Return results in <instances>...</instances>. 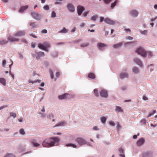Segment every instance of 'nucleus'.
Instances as JSON below:
<instances>
[{"label":"nucleus","instance_id":"1","mask_svg":"<svg viewBox=\"0 0 157 157\" xmlns=\"http://www.w3.org/2000/svg\"><path fill=\"white\" fill-rule=\"evenodd\" d=\"M59 139L57 137L52 138L50 139L49 141L45 140L42 143L43 145L45 147H50L53 146L55 144V143L58 142Z\"/></svg>","mask_w":157,"mask_h":157},{"label":"nucleus","instance_id":"2","mask_svg":"<svg viewBox=\"0 0 157 157\" xmlns=\"http://www.w3.org/2000/svg\"><path fill=\"white\" fill-rule=\"evenodd\" d=\"M136 52L144 57H145L147 55L146 52L142 48H139L136 51Z\"/></svg>","mask_w":157,"mask_h":157},{"label":"nucleus","instance_id":"3","mask_svg":"<svg viewBox=\"0 0 157 157\" xmlns=\"http://www.w3.org/2000/svg\"><path fill=\"white\" fill-rule=\"evenodd\" d=\"M75 141L80 145H84L86 144V141L83 138L78 137L75 140Z\"/></svg>","mask_w":157,"mask_h":157},{"label":"nucleus","instance_id":"4","mask_svg":"<svg viewBox=\"0 0 157 157\" xmlns=\"http://www.w3.org/2000/svg\"><path fill=\"white\" fill-rule=\"evenodd\" d=\"M7 39L8 41L10 42H17L19 40V39L14 37L12 36H7Z\"/></svg>","mask_w":157,"mask_h":157},{"label":"nucleus","instance_id":"5","mask_svg":"<svg viewBox=\"0 0 157 157\" xmlns=\"http://www.w3.org/2000/svg\"><path fill=\"white\" fill-rule=\"evenodd\" d=\"M84 7L81 6H78L77 7V13L78 15H81L82 12L84 10Z\"/></svg>","mask_w":157,"mask_h":157},{"label":"nucleus","instance_id":"6","mask_svg":"<svg viewBox=\"0 0 157 157\" xmlns=\"http://www.w3.org/2000/svg\"><path fill=\"white\" fill-rule=\"evenodd\" d=\"M104 21L105 23L111 25H113L115 24V22L108 18H106L104 19Z\"/></svg>","mask_w":157,"mask_h":157},{"label":"nucleus","instance_id":"7","mask_svg":"<svg viewBox=\"0 0 157 157\" xmlns=\"http://www.w3.org/2000/svg\"><path fill=\"white\" fill-rule=\"evenodd\" d=\"M97 46L99 49L102 50L106 47L107 45L103 43H100L97 44Z\"/></svg>","mask_w":157,"mask_h":157},{"label":"nucleus","instance_id":"8","mask_svg":"<svg viewBox=\"0 0 157 157\" xmlns=\"http://www.w3.org/2000/svg\"><path fill=\"white\" fill-rule=\"evenodd\" d=\"M100 94L101 96L102 97L107 98L108 96L107 91L104 90H101L100 92Z\"/></svg>","mask_w":157,"mask_h":157},{"label":"nucleus","instance_id":"9","mask_svg":"<svg viewBox=\"0 0 157 157\" xmlns=\"http://www.w3.org/2000/svg\"><path fill=\"white\" fill-rule=\"evenodd\" d=\"M25 34V32L24 31H19L13 34V36H24Z\"/></svg>","mask_w":157,"mask_h":157},{"label":"nucleus","instance_id":"10","mask_svg":"<svg viewBox=\"0 0 157 157\" xmlns=\"http://www.w3.org/2000/svg\"><path fill=\"white\" fill-rule=\"evenodd\" d=\"M130 14L132 17H137L138 14V12L136 10H131L130 12Z\"/></svg>","mask_w":157,"mask_h":157},{"label":"nucleus","instance_id":"11","mask_svg":"<svg viewBox=\"0 0 157 157\" xmlns=\"http://www.w3.org/2000/svg\"><path fill=\"white\" fill-rule=\"evenodd\" d=\"M145 142L144 139L143 138L140 139L137 142L136 144L138 146H140L143 145Z\"/></svg>","mask_w":157,"mask_h":157},{"label":"nucleus","instance_id":"12","mask_svg":"<svg viewBox=\"0 0 157 157\" xmlns=\"http://www.w3.org/2000/svg\"><path fill=\"white\" fill-rule=\"evenodd\" d=\"M67 8L71 12H73L75 11V8L74 6L71 4H69L67 5Z\"/></svg>","mask_w":157,"mask_h":157},{"label":"nucleus","instance_id":"13","mask_svg":"<svg viewBox=\"0 0 157 157\" xmlns=\"http://www.w3.org/2000/svg\"><path fill=\"white\" fill-rule=\"evenodd\" d=\"M37 56L36 58L37 59H39L41 57L44 56L45 55L44 53L42 52H39L36 53Z\"/></svg>","mask_w":157,"mask_h":157},{"label":"nucleus","instance_id":"14","mask_svg":"<svg viewBox=\"0 0 157 157\" xmlns=\"http://www.w3.org/2000/svg\"><path fill=\"white\" fill-rule=\"evenodd\" d=\"M31 14L33 17L36 19H39L40 18V15L37 13L33 12L31 13Z\"/></svg>","mask_w":157,"mask_h":157},{"label":"nucleus","instance_id":"15","mask_svg":"<svg viewBox=\"0 0 157 157\" xmlns=\"http://www.w3.org/2000/svg\"><path fill=\"white\" fill-rule=\"evenodd\" d=\"M69 95V94H68L65 93L63 95L59 96L58 98L61 100L66 99L68 98V96Z\"/></svg>","mask_w":157,"mask_h":157},{"label":"nucleus","instance_id":"16","mask_svg":"<svg viewBox=\"0 0 157 157\" xmlns=\"http://www.w3.org/2000/svg\"><path fill=\"white\" fill-rule=\"evenodd\" d=\"M134 60V62L136 63L138 65H139L141 67H142V63L140 60L136 58Z\"/></svg>","mask_w":157,"mask_h":157},{"label":"nucleus","instance_id":"17","mask_svg":"<svg viewBox=\"0 0 157 157\" xmlns=\"http://www.w3.org/2000/svg\"><path fill=\"white\" fill-rule=\"evenodd\" d=\"M128 77V74L126 73H121L120 75V77L121 78H127Z\"/></svg>","mask_w":157,"mask_h":157},{"label":"nucleus","instance_id":"18","mask_svg":"<svg viewBox=\"0 0 157 157\" xmlns=\"http://www.w3.org/2000/svg\"><path fill=\"white\" fill-rule=\"evenodd\" d=\"M28 8V6H22L19 10V11L20 12H23L25 10H26Z\"/></svg>","mask_w":157,"mask_h":157},{"label":"nucleus","instance_id":"19","mask_svg":"<svg viewBox=\"0 0 157 157\" xmlns=\"http://www.w3.org/2000/svg\"><path fill=\"white\" fill-rule=\"evenodd\" d=\"M88 77L92 79H94L95 78V75L93 73H90L88 75Z\"/></svg>","mask_w":157,"mask_h":157},{"label":"nucleus","instance_id":"20","mask_svg":"<svg viewBox=\"0 0 157 157\" xmlns=\"http://www.w3.org/2000/svg\"><path fill=\"white\" fill-rule=\"evenodd\" d=\"M122 44V43L121 42H120L117 44H114L113 45V47L114 48H119V47H120L121 46V45Z\"/></svg>","mask_w":157,"mask_h":157},{"label":"nucleus","instance_id":"21","mask_svg":"<svg viewBox=\"0 0 157 157\" xmlns=\"http://www.w3.org/2000/svg\"><path fill=\"white\" fill-rule=\"evenodd\" d=\"M8 41L6 40H0V45H3L8 43Z\"/></svg>","mask_w":157,"mask_h":157},{"label":"nucleus","instance_id":"22","mask_svg":"<svg viewBox=\"0 0 157 157\" xmlns=\"http://www.w3.org/2000/svg\"><path fill=\"white\" fill-rule=\"evenodd\" d=\"M118 2V0H116L114 2L112 3L111 4V9H113L114 7L117 5V3Z\"/></svg>","mask_w":157,"mask_h":157},{"label":"nucleus","instance_id":"23","mask_svg":"<svg viewBox=\"0 0 157 157\" xmlns=\"http://www.w3.org/2000/svg\"><path fill=\"white\" fill-rule=\"evenodd\" d=\"M65 124H66V123L64 121H61L59 122L55 126H64Z\"/></svg>","mask_w":157,"mask_h":157},{"label":"nucleus","instance_id":"24","mask_svg":"<svg viewBox=\"0 0 157 157\" xmlns=\"http://www.w3.org/2000/svg\"><path fill=\"white\" fill-rule=\"evenodd\" d=\"M0 82L4 86H5L6 85V80L4 78H0Z\"/></svg>","mask_w":157,"mask_h":157},{"label":"nucleus","instance_id":"25","mask_svg":"<svg viewBox=\"0 0 157 157\" xmlns=\"http://www.w3.org/2000/svg\"><path fill=\"white\" fill-rule=\"evenodd\" d=\"M38 46L39 48L42 50L45 49V48L44 44H42L41 43H39Z\"/></svg>","mask_w":157,"mask_h":157},{"label":"nucleus","instance_id":"26","mask_svg":"<svg viewBox=\"0 0 157 157\" xmlns=\"http://www.w3.org/2000/svg\"><path fill=\"white\" fill-rule=\"evenodd\" d=\"M68 31V30L67 29L63 27L59 33H66Z\"/></svg>","mask_w":157,"mask_h":157},{"label":"nucleus","instance_id":"27","mask_svg":"<svg viewBox=\"0 0 157 157\" xmlns=\"http://www.w3.org/2000/svg\"><path fill=\"white\" fill-rule=\"evenodd\" d=\"M30 25L33 28H36L37 26V25L36 24V22H31Z\"/></svg>","mask_w":157,"mask_h":157},{"label":"nucleus","instance_id":"28","mask_svg":"<svg viewBox=\"0 0 157 157\" xmlns=\"http://www.w3.org/2000/svg\"><path fill=\"white\" fill-rule=\"evenodd\" d=\"M132 70L133 72L136 73H138L139 71L138 69L136 67H134L132 68Z\"/></svg>","mask_w":157,"mask_h":157},{"label":"nucleus","instance_id":"29","mask_svg":"<svg viewBox=\"0 0 157 157\" xmlns=\"http://www.w3.org/2000/svg\"><path fill=\"white\" fill-rule=\"evenodd\" d=\"M10 116L13 117L14 118H15L17 117L16 113L13 112H10Z\"/></svg>","mask_w":157,"mask_h":157},{"label":"nucleus","instance_id":"30","mask_svg":"<svg viewBox=\"0 0 157 157\" xmlns=\"http://www.w3.org/2000/svg\"><path fill=\"white\" fill-rule=\"evenodd\" d=\"M116 110L118 112H123V110L121 109V107H120L119 106H117L116 107Z\"/></svg>","mask_w":157,"mask_h":157},{"label":"nucleus","instance_id":"31","mask_svg":"<svg viewBox=\"0 0 157 157\" xmlns=\"http://www.w3.org/2000/svg\"><path fill=\"white\" fill-rule=\"evenodd\" d=\"M45 48H49L50 47V45L49 44L48 42H44L43 43Z\"/></svg>","mask_w":157,"mask_h":157},{"label":"nucleus","instance_id":"32","mask_svg":"<svg viewBox=\"0 0 157 157\" xmlns=\"http://www.w3.org/2000/svg\"><path fill=\"white\" fill-rule=\"evenodd\" d=\"M94 93L96 97H98V91L97 89H95L94 90Z\"/></svg>","mask_w":157,"mask_h":157},{"label":"nucleus","instance_id":"33","mask_svg":"<svg viewBox=\"0 0 157 157\" xmlns=\"http://www.w3.org/2000/svg\"><path fill=\"white\" fill-rule=\"evenodd\" d=\"M98 17V16L97 15H95L94 16H93L91 18V19L92 20H93V21H95L96 19Z\"/></svg>","mask_w":157,"mask_h":157},{"label":"nucleus","instance_id":"34","mask_svg":"<svg viewBox=\"0 0 157 157\" xmlns=\"http://www.w3.org/2000/svg\"><path fill=\"white\" fill-rule=\"evenodd\" d=\"M31 144L33 146L35 147H38L40 145V144L38 143H34L33 142H32Z\"/></svg>","mask_w":157,"mask_h":157},{"label":"nucleus","instance_id":"35","mask_svg":"<svg viewBox=\"0 0 157 157\" xmlns=\"http://www.w3.org/2000/svg\"><path fill=\"white\" fill-rule=\"evenodd\" d=\"M146 53L147 55V54L148 55L149 58H151L153 56L152 53L150 52H146Z\"/></svg>","mask_w":157,"mask_h":157},{"label":"nucleus","instance_id":"36","mask_svg":"<svg viewBox=\"0 0 157 157\" xmlns=\"http://www.w3.org/2000/svg\"><path fill=\"white\" fill-rule=\"evenodd\" d=\"M66 146L67 147H68L69 146H72L74 148H76L77 147V146L76 145L73 144H67L66 145Z\"/></svg>","mask_w":157,"mask_h":157},{"label":"nucleus","instance_id":"37","mask_svg":"<svg viewBox=\"0 0 157 157\" xmlns=\"http://www.w3.org/2000/svg\"><path fill=\"white\" fill-rule=\"evenodd\" d=\"M89 44L88 43H84L82 44L81 45V46L82 47H84L87 46H88L89 45Z\"/></svg>","mask_w":157,"mask_h":157},{"label":"nucleus","instance_id":"38","mask_svg":"<svg viewBox=\"0 0 157 157\" xmlns=\"http://www.w3.org/2000/svg\"><path fill=\"white\" fill-rule=\"evenodd\" d=\"M4 157H15V156L11 154H8Z\"/></svg>","mask_w":157,"mask_h":157},{"label":"nucleus","instance_id":"39","mask_svg":"<svg viewBox=\"0 0 157 157\" xmlns=\"http://www.w3.org/2000/svg\"><path fill=\"white\" fill-rule=\"evenodd\" d=\"M101 121L103 123H105L106 121V118L105 117H102L101 118Z\"/></svg>","mask_w":157,"mask_h":157},{"label":"nucleus","instance_id":"40","mask_svg":"<svg viewBox=\"0 0 157 157\" xmlns=\"http://www.w3.org/2000/svg\"><path fill=\"white\" fill-rule=\"evenodd\" d=\"M19 132L22 135H24L25 133V132L23 128H21L20 129Z\"/></svg>","mask_w":157,"mask_h":157},{"label":"nucleus","instance_id":"41","mask_svg":"<svg viewBox=\"0 0 157 157\" xmlns=\"http://www.w3.org/2000/svg\"><path fill=\"white\" fill-rule=\"evenodd\" d=\"M156 112V110H154L152 112V113H150L148 115V116L147 117L148 118V117H150L152 115H153V114H154V113H155Z\"/></svg>","mask_w":157,"mask_h":157},{"label":"nucleus","instance_id":"42","mask_svg":"<svg viewBox=\"0 0 157 157\" xmlns=\"http://www.w3.org/2000/svg\"><path fill=\"white\" fill-rule=\"evenodd\" d=\"M43 8L44 9L46 10H48L49 9V6L48 5L44 6Z\"/></svg>","mask_w":157,"mask_h":157},{"label":"nucleus","instance_id":"43","mask_svg":"<svg viewBox=\"0 0 157 157\" xmlns=\"http://www.w3.org/2000/svg\"><path fill=\"white\" fill-rule=\"evenodd\" d=\"M49 72L51 75V78L52 79L53 78V71H52V70H50Z\"/></svg>","mask_w":157,"mask_h":157},{"label":"nucleus","instance_id":"44","mask_svg":"<svg viewBox=\"0 0 157 157\" xmlns=\"http://www.w3.org/2000/svg\"><path fill=\"white\" fill-rule=\"evenodd\" d=\"M56 14L54 11H53L52 13L51 17L54 18L56 17Z\"/></svg>","mask_w":157,"mask_h":157},{"label":"nucleus","instance_id":"45","mask_svg":"<svg viewBox=\"0 0 157 157\" xmlns=\"http://www.w3.org/2000/svg\"><path fill=\"white\" fill-rule=\"evenodd\" d=\"M112 0H103L105 3L106 4H109Z\"/></svg>","mask_w":157,"mask_h":157},{"label":"nucleus","instance_id":"46","mask_svg":"<svg viewBox=\"0 0 157 157\" xmlns=\"http://www.w3.org/2000/svg\"><path fill=\"white\" fill-rule=\"evenodd\" d=\"M89 13V11L85 12L83 13V16L85 17H86Z\"/></svg>","mask_w":157,"mask_h":157},{"label":"nucleus","instance_id":"47","mask_svg":"<svg viewBox=\"0 0 157 157\" xmlns=\"http://www.w3.org/2000/svg\"><path fill=\"white\" fill-rule=\"evenodd\" d=\"M133 39V38L132 37L130 36H128L126 37V39L127 40H132Z\"/></svg>","mask_w":157,"mask_h":157},{"label":"nucleus","instance_id":"48","mask_svg":"<svg viewBox=\"0 0 157 157\" xmlns=\"http://www.w3.org/2000/svg\"><path fill=\"white\" fill-rule=\"evenodd\" d=\"M41 33H47V31L46 29H44L41 31Z\"/></svg>","mask_w":157,"mask_h":157},{"label":"nucleus","instance_id":"49","mask_svg":"<svg viewBox=\"0 0 157 157\" xmlns=\"http://www.w3.org/2000/svg\"><path fill=\"white\" fill-rule=\"evenodd\" d=\"M141 33L142 34H146L147 33V30H144V31H141Z\"/></svg>","mask_w":157,"mask_h":157},{"label":"nucleus","instance_id":"50","mask_svg":"<svg viewBox=\"0 0 157 157\" xmlns=\"http://www.w3.org/2000/svg\"><path fill=\"white\" fill-rule=\"evenodd\" d=\"M109 124L112 126H114L115 125V123L113 121H110L109 122Z\"/></svg>","mask_w":157,"mask_h":157},{"label":"nucleus","instance_id":"51","mask_svg":"<svg viewBox=\"0 0 157 157\" xmlns=\"http://www.w3.org/2000/svg\"><path fill=\"white\" fill-rule=\"evenodd\" d=\"M117 129L118 130L119 129L121 128V126L119 124V122H118V123H117Z\"/></svg>","mask_w":157,"mask_h":157},{"label":"nucleus","instance_id":"52","mask_svg":"<svg viewBox=\"0 0 157 157\" xmlns=\"http://www.w3.org/2000/svg\"><path fill=\"white\" fill-rule=\"evenodd\" d=\"M119 152L121 153H123L124 151V150L123 149L120 148L119 149Z\"/></svg>","mask_w":157,"mask_h":157},{"label":"nucleus","instance_id":"53","mask_svg":"<svg viewBox=\"0 0 157 157\" xmlns=\"http://www.w3.org/2000/svg\"><path fill=\"white\" fill-rule=\"evenodd\" d=\"M85 25V24L84 23L82 22L80 24V26L81 27H82L84 26Z\"/></svg>","mask_w":157,"mask_h":157},{"label":"nucleus","instance_id":"54","mask_svg":"<svg viewBox=\"0 0 157 157\" xmlns=\"http://www.w3.org/2000/svg\"><path fill=\"white\" fill-rule=\"evenodd\" d=\"M104 18L103 17H100V22H102L104 20Z\"/></svg>","mask_w":157,"mask_h":157},{"label":"nucleus","instance_id":"55","mask_svg":"<svg viewBox=\"0 0 157 157\" xmlns=\"http://www.w3.org/2000/svg\"><path fill=\"white\" fill-rule=\"evenodd\" d=\"M7 105H3L2 106L0 107V110L2 109L5 108L7 107Z\"/></svg>","mask_w":157,"mask_h":157},{"label":"nucleus","instance_id":"56","mask_svg":"<svg viewBox=\"0 0 157 157\" xmlns=\"http://www.w3.org/2000/svg\"><path fill=\"white\" fill-rule=\"evenodd\" d=\"M60 75V74L59 72H57L56 73V76L57 77H59Z\"/></svg>","mask_w":157,"mask_h":157},{"label":"nucleus","instance_id":"57","mask_svg":"<svg viewBox=\"0 0 157 157\" xmlns=\"http://www.w3.org/2000/svg\"><path fill=\"white\" fill-rule=\"evenodd\" d=\"M157 18V16L155 17L154 18H152L151 19V22L154 21Z\"/></svg>","mask_w":157,"mask_h":157},{"label":"nucleus","instance_id":"58","mask_svg":"<svg viewBox=\"0 0 157 157\" xmlns=\"http://www.w3.org/2000/svg\"><path fill=\"white\" fill-rule=\"evenodd\" d=\"M143 99L144 100H147L148 99V98L145 96H144Z\"/></svg>","mask_w":157,"mask_h":157},{"label":"nucleus","instance_id":"59","mask_svg":"<svg viewBox=\"0 0 157 157\" xmlns=\"http://www.w3.org/2000/svg\"><path fill=\"white\" fill-rule=\"evenodd\" d=\"M6 61L5 60H4L3 61L2 65L4 67L5 66V64L6 63Z\"/></svg>","mask_w":157,"mask_h":157},{"label":"nucleus","instance_id":"60","mask_svg":"<svg viewBox=\"0 0 157 157\" xmlns=\"http://www.w3.org/2000/svg\"><path fill=\"white\" fill-rule=\"evenodd\" d=\"M31 47L33 48H34L35 47V44L34 43H32L31 45Z\"/></svg>","mask_w":157,"mask_h":157},{"label":"nucleus","instance_id":"61","mask_svg":"<svg viewBox=\"0 0 157 157\" xmlns=\"http://www.w3.org/2000/svg\"><path fill=\"white\" fill-rule=\"evenodd\" d=\"M76 30V28L75 27H74L72 29V30H71V32L72 33H73V32H74Z\"/></svg>","mask_w":157,"mask_h":157},{"label":"nucleus","instance_id":"62","mask_svg":"<svg viewBox=\"0 0 157 157\" xmlns=\"http://www.w3.org/2000/svg\"><path fill=\"white\" fill-rule=\"evenodd\" d=\"M93 129L95 130H99V129L98 128V127L96 126L94 127Z\"/></svg>","mask_w":157,"mask_h":157},{"label":"nucleus","instance_id":"63","mask_svg":"<svg viewBox=\"0 0 157 157\" xmlns=\"http://www.w3.org/2000/svg\"><path fill=\"white\" fill-rule=\"evenodd\" d=\"M137 135H133V138L134 139H136L137 138Z\"/></svg>","mask_w":157,"mask_h":157},{"label":"nucleus","instance_id":"64","mask_svg":"<svg viewBox=\"0 0 157 157\" xmlns=\"http://www.w3.org/2000/svg\"><path fill=\"white\" fill-rule=\"evenodd\" d=\"M141 122L144 124H145V123L146 121L144 119L141 121Z\"/></svg>","mask_w":157,"mask_h":157}]
</instances>
